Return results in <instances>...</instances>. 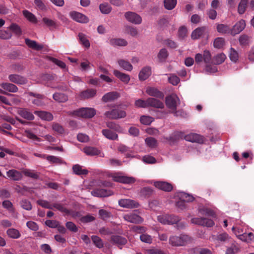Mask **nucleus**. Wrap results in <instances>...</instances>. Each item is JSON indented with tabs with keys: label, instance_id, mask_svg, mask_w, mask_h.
I'll return each mask as SVG.
<instances>
[{
	"label": "nucleus",
	"instance_id": "39",
	"mask_svg": "<svg viewBox=\"0 0 254 254\" xmlns=\"http://www.w3.org/2000/svg\"><path fill=\"white\" fill-rule=\"evenodd\" d=\"M53 99L58 102H65L68 100L67 96L61 93H56L53 95Z\"/></svg>",
	"mask_w": 254,
	"mask_h": 254
},
{
	"label": "nucleus",
	"instance_id": "4",
	"mask_svg": "<svg viewBox=\"0 0 254 254\" xmlns=\"http://www.w3.org/2000/svg\"><path fill=\"white\" fill-rule=\"evenodd\" d=\"M76 116L85 118H92L96 114V110L93 108H84L74 111Z\"/></svg>",
	"mask_w": 254,
	"mask_h": 254
},
{
	"label": "nucleus",
	"instance_id": "60",
	"mask_svg": "<svg viewBox=\"0 0 254 254\" xmlns=\"http://www.w3.org/2000/svg\"><path fill=\"white\" fill-rule=\"evenodd\" d=\"M20 203L21 207L26 210L29 211L32 209L31 202L27 199H22Z\"/></svg>",
	"mask_w": 254,
	"mask_h": 254
},
{
	"label": "nucleus",
	"instance_id": "23",
	"mask_svg": "<svg viewBox=\"0 0 254 254\" xmlns=\"http://www.w3.org/2000/svg\"><path fill=\"white\" fill-rule=\"evenodd\" d=\"M151 74V68L149 66H145L142 68L139 72L138 77L140 80L143 81L147 79Z\"/></svg>",
	"mask_w": 254,
	"mask_h": 254
},
{
	"label": "nucleus",
	"instance_id": "22",
	"mask_svg": "<svg viewBox=\"0 0 254 254\" xmlns=\"http://www.w3.org/2000/svg\"><path fill=\"white\" fill-rule=\"evenodd\" d=\"M9 80L17 84H24L27 83V80L23 77L17 74H10L8 76Z\"/></svg>",
	"mask_w": 254,
	"mask_h": 254
},
{
	"label": "nucleus",
	"instance_id": "8",
	"mask_svg": "<svg viewBox=\"0 0 254 254\" xmlns=\"http://www.w3.org/2000/svg\"><path fill=\"white\" fill-rule=\"evenodd\" d=\"M112 178L114 181L124 184H132L135 182L133 177L122 176L119 173L112 175Z\"/></svg>",
	"mask_w": 254,
	"mask_h": 254
},
{
	"label": "nucleus",
	"instance_id": "14",
	"mask_svg": "<svg viewBox=\"0 0 254 254\" xmlns=\"http://www.w3.org/2000/svg\"><path fill=\"white\" fill-rule=\"evenodd\" d=\"M71 18L79 23H87L89 19L85 15L76 11H71L69 13Z\"/></svg>",
	"mask_w": 254,
	"mask_h": 254
},
{
	"label": "nucleus",
	"instance_id": "41",
	"mask_svg": "<svg viewBox=\"0 0 254 254\" xmlns=\"http://www.w3.org/2000/svg\"><path fill=\"white\" fill-rule=\"evenodd\" d=\"M99 9L102 13L107 14L111 11L112 7L108 3L104 2L100 4Z\"/></svg>",
	"mask_w": 254,
	"mask_h": 254
},
{
	"label": "nucleus",
	"instance_id": "48",
	"mask_svg": "<svg viewBox=\"0 0 254 254\" xmlns=\"http://www.w3.org/2000/svg\"><path fill=\"white\" fill-rule=\"evenodd\" d=\"M78 37L81 43L84 46H85L86 48H89L90 47V44L89 43V41L84 34L82 33H79Z\"/></svg>",
	"mask_w": 254,
	"mask_h": 254
},
{
	"label": "nucleus",
	"instance_id": "19",
	"mask_svg": "<svg viewBox=\"0 0 254 254\" xmlns=\"http://www.w3.org/2000/svg\"><path fill=\"white\" fill-rule=\"evenodd\" d=\"M18 114L23 118L27 120L32 121L34 119V116L26 108H19L17 110Z\"/></svg>",
	"mask_w": 254,
	"mask_h": 254
},
{
	"label": "nucleus",
	"instance_id": "21",
	"mask_svg": "<svg viewBox=\"0 0 254 254\" xmlns=\"http://www.w3.org/2000/svg\"><path fill=\"white\" fill-rule=\"evenodd\" d=\"M147 107H152L156 108L162 109L164 105L162 102L154 98H148L147 99Z\"/></svg>",
	"mask_w": 254,
	"mask_h": 254
},
{
	"label": "nucleus",
	"instance_id": "37",
	"mask_svg": "<svg viewBox=\"0 0 254 254\" xmlns=\"http://www.w3.org/2000/svg\"><path fill=\"white\" fill-rule=\"evenodd\" d=\"M7 235L12 239H18L21 235L19 231L14 228H9L6 231Z\"/></svg>",
	"mask_w": 254,
	"mask_h": 254
},
{
	"label": "nucleus",
	"instance_id": "64",
	"mask_svg": "<svg viewBox=\"0 0 254 254\" xmlns=\"http://www.w3.org/2000/svg\"><path fill=\"white\" fill-rule=\"evenodd\" d=\"M92 240L93 243L96 246L99 248H101L103 247V243L101 239L97 236H93L92 237Z\"/></svg>",
	"mask_w": 254,
	"mask_h": 254
},
{
	"label": "nucleus",
	"instance_id": "7",
	"mask_svg": "<svg viewBox=\"0 0 254 254\" xmlns=\"http://www.w3.org/2000/svg\"><path fill=\"white\" fill-rule=\"evenodd\" d=\"M191 222L193 224L206 227H212L214 225L213 221L210 219L197 217L191 219Z\"/></svg>",
	"mask_w": 254,
	"mask_h": 254
},
{
	"label": "nucleus",
	"instance_id": "38",
	"mask_svg": "<svg viewBox=\"0 0 254 254\" xmlns=\"http://www.w3.org/2000/svg\"><path fill=\"white\" fill-rule=\"evenodd\" d=\"M23 14L24 17L30 22L33 23H36L37 22V19L36 16L32 13L31 12L27 10H24L23 11Z\"/></svg>",
	"mask_w": 254,
	"mask_h": 254
},
{
	"label": "nucleus",
	"instance_id": "51",
	"mask_svg": "<svg viewBox=\"0 0 254 254\" xmlns=\"http://www.w3.org/2000/svg\"><path fill=\"white\" fill-rule=\"evenodd\" d=\"M55 208L62 213L68 214L70 213V211L66 208L63 205L59 203H55L53 204V208Z\"/></svg>",
	"mask_w": 254,
	"mask_h": 254
},
{
	"label": "nucleus",
	"instance_id": "24",
	"mask_svg": "<svg viewBox=\"0 0 254 254\" xmlns=\"http://www.w3.org/2000/svg\"><path fill=\"white\" fill-rule=\"evenodd\" d=\"M96 94V90L93 89H89L81 92L79 97L81 99H87L93 98Z\"/></svg>",
	"mask_w": 254,
	"mask_h": 254
},
{
	"label": "nucleus",
	"instance_id": "54",
	"mask_svg": "<svg viewBox=\"0 0 254 254\" xmlns=\"http://www.w3.org/2000/svg\"><path fill=\"white\" fill-rule=\"evenodd\" d=\"M99 215L100 217L104 220L109 219L112 216L111 212L104 209H100L99 211Z\"/></svg>",
	"mask_w": 254,
	"mask_h": 254
},
{
	"label": "nucleus",
	"instance_id": "32",
	"mask_svg": "<svg viewBox=\"0 0 254 254\" xmlns=\"http://www.w3.org/2000/svg\"><path fill=\"white\" fill-rule=\"evenodd\" d=\"M0 86L5 90L15 93L18 91V88L15 85L10 83H2Z\"/></svg>",
	"mask_w": 254,
	"mask_h": 254
},
{
	"label": "nucleus",
	"instance_id": "50",
	"mask_svg": "<svg viewBox=\"0 0 254 254\" xmlns=\"http://www.w3.org/2000/svg\"><path fill=\"white\" fill-rule=\"evenodd\" d=\"M248 0H241L238 5V11L239 14H243L247 6Z\"/></svg>",
	"mask_w": 254,
	"mask_h": 254
},
{
	"label": "nucleus",
	"instance_id": "53",
	"mask_svg": "<svg viewBox=\"0 0 254 254\" xmlns=\"http://www.w3.org/2000/svg\"><path fill=\"white\" fill-rule=\"evenodd\" d=\"M229 58L233 62H237L239 59V54L238 52L233 48L230 50Z\"/></svg>",
	"mask_w": 254,
	"mask_h": 254
},
{
	"label": "nucleus",
	"instance_id": "63",
	"mask_svg": "<svg viewBox=\"0 0 254 254\" xmlns=\"http://www.w3.org/2000/svg\"><path fill=\"white\" fill-rule=\"evenodd\" d=\"M42 21L43 23L48 27H56V22L55 21L49 19L47 17H43L42 19Z\"/></svg>",
	"mask_w": 254,
	"mask_h": 254
},
{
	"label": "nucleus",
	"instance_id": "27",
	"mask_svg": "<svg viewBox=\"0 0 254 254\" xmlns=\"http://www.w3.org/2000/svg\"><path fill=\"white\" fill-rule=\"evenodd\" d=\"M113 73L117 78L126 84H127L130 80L129 75L122 73L118 70H114Z\"/></svg>",
	"mask_w": 254,
	"mask_h": 254
},
{
	"label": "nucleus",
	"instance_id": "42",
	"mask_svg": "<svg viewBox=\"0 0 254 254\" xmlns=\"http://www.w3.org/2000/svg\"><path fill=\"white\" fill-rule=\"evenodd\" d=\"M22 173H23L25 176L32 179H36L39 177V174L38 173L34 170L24 169L23 170Z\"/></svg>",
	"mask_w": 254,
	"mask_h": 254
},
{
	"label": "nucleus",
	"instance_id": "28",
	"mask_svg": "<svg viewBox=\"0 0 254 254\" xmlns=\"http://www.w3.org/2000/svg\"><path fill=\"white\" fill-rule=\"evenodd\" d=\"M84 152L87 155L89 156H94L100 155L101 157H103V154L102 155H100V151L98 149H97L95 147H85L83 148Z\"/></svg>",
	"mask_w": 254,
	"mask_h": 254
},
{
	"label": "nucleus",
	"instance_id": "2",
	"mask_svg": "<svg viewBox=\"0 0 254 254\" xmlns=\"http://www.w3.org/2000/svg\"><path fill=\"white\" fill-rule=\"evenodd\" d=\"M104 116L109 119L118 120L125 118L127 113L120 106H118L114 109L106 112Z\"/></svg>",
	"mask_w": 254,
	"mask_h": 254
},
{
	"label": "nucleus",
	"instance_id": "34",
	"mask_svg": "<svg viewBox=\"0 0 254 254\" xmlns=\"http://www.w3.org/2000/svg\"><path fill=\"white\" fill-rule=\"evenodd\" d=\"M118 63L121 67L126 70L131 71L132 69V65L127 61L121 59L118 61Z\"/></svg>",
	"mask_w": 254,
	"mask_h": 254
},
{
	"label": "nucleus",
	"instance_id": "1",
	"mask_svg": "<svg viewBox=\"0 0 254 254\" xmlns=\"http://www.w3.org/2000/svg\"><path fill=\"white\" fill-rule=\"evenodd\" d=\"M192 238L186 234H181L179 236H172L169 238V244L173 246H184L192 242Z\"/></svg>",
	"mask_w": 254,
	"mask_h": 254
},
{
	"label": "nucleus",
	"instance_id": "13",
	"mask_svg": "<svg viewBox=\"0 0 254 254\" xmlns=\"http://www.w3.org/2000/svg\"><path fill=\"white\" fill-rule=\"evenodd\" d=\"M211 59L210 53L208 51H204L203 55L201 54H197L195 56V62L197 64L204 61L207 64L209 63Z\"/></svg>",
	"mask_w": 254,
	"mask_h": 254
},
{
	"label": "nucleus",
	"instance_id": "16",
	"mask_svg": "<svg viewBox=\"0 0 254 254\" xmlns=\"http://www.w3.org/2000/svg\"><path fill=\"white\" fill-rule=\"evenodd\" d=\"M153 185L156 188L164 191H170L173 189L172 185L166 182L156 181Z\"/></svg>",
	"mask_w": 254,
	"mask_h": 254
},
{
	"label": "nucleus",
	"instance_id": "3",
	"mask_svg": "<svg viewBox=\"0 0 254 254\" xmlns=\"http://www.w3.org/2000/svg\"><path fill=\"white\" fill-rule=\"evenodd\" d=\"M166 105L171 111H175L178 105L180 104V100L175 94H172L166 97Z\"/></svg>",
	"mask_w": 254,
	"mask_h": 254
},
{
	"label": "nucleus",
	"instance_id": "40",
	"mask_svg": "<svg viewBox=\"0 0 254 254\" xmlns=\"http://www.w3.org/2000/svg\"><path fill=\"white\" fill-rule=\"evenodd\" d=\"M226 58V55L223 53H220L213 57V61L215 64H220L223 63Z\"/></svg>",
	"mask_w": 254,
	"mask_h": 254
},
{
	"label": "nucleus",
	"instance_id": "30",
	"mask_svg": "<svg viewBox=\"0 0 254 254\" xmlns=\"http://www.w3.org/2000/svg\"><path fill=\"white\" fill-rule=\"evenodd\" d=\"M103 135L107 138L112 140H118V134L108 129H104L102 130Z\"/></svg>",
	"mask_w": 254,
	"mask_h": 254
},
{
	"label": "nucleus",
	"instance_id": "10",
	"mask_svg": "<svg viewBox=\"0 0 254 254\" xmlns=\"http://www.w3.org/2000/svg\"><path fill=\"white\" fill-rule=\"evenodd\" d=\"M207 33L206 27H198L192 32L191 37L192 39L196 40L203 37Z\"/></svg>",
	"mask_w": 254,
	"mask_h": 254
},
{
	"label": "nucleus",
	"instance_id": "35",
	"mask_svg": "<svg viewBox=\"0 0 254 254\" xmlns=\"http://www.w3.org/2000/svg\"><path fill=\"white\" fill-rule=\"evenodd\" d=\"M72 170L73 173L77 175H86L88 171L86 169H82L81 166L76 164L73 166Z\"/></svg>",
	"mask_w": 254,
	"mask_h": 254
},
{
	"label": "nucleus",
	"instance_id": "57",
	"mask_svg": "<svg viewBox=\"0 0 254 254\" xmlns=\"http://www.w3.org/2000/svg\"><path fill=\"white\" fill-rule=\"evenodd\" d=\"M140 240L141 242L147 244H151L152 242V239L151 236L144 233L140 235Z\"/></svg>",
	"mask_w": 254,
	"mask_h": 254
},
{
	"label": "nucleus",
	"instance_id": "62",
	"mask_svg": "<svg viewBox=\"0 0 254 254\" xmlns=\"http://www.w3.org/2000/svg\"><path fill=\"white\" fill-rule=\"evenodd\" d=\"M37 204L41 206L42 207L50 209H53V204H51L49 201L40 199L37 201Z\"/></svg>",
	"mask_w": 254,
	"mask_h": 254
},
{
	"label": "nucleus",
	"instance_id": "15",
	"mask_svg": "<svg viewBox=\"0 0 254 254\" xmlns=\"http://www.w3.org/2000/svg\"><path fill=\"white\" fill-rule=\"evenodd\" d=\"M246 26L245 21L243 19H241L231 29V34L235 35L240 33L242 31Z\"/></svg>",
	"mask_w": 254,
	"mask_h": 254
},
{
	"label": "nucleus",
	"instance_id": "17",
	"mask_svg": "<svg viewBox=\"0 0 254 254\" xmlns=\"http://www.w3.org/2000/svg\"><path fill=\"white\" fill-rule=\"evenodd\" d=\"M113 193L111 190L103 189H96L91 191L92 195L97 197H107Z\"/></svg>",
	"mask_w": 254,
	"mask_h": 254
},
{
	"label": "nucleus",
	"instance_id": "6",
	"mask_svg": "<svg viewBox=\"0 0 254 254\" xmlns=\"http://www.w3.org/2000/svg\"><path fill=\"white\" fill-rule=\"evenodd\" d=\"M125 17L128 22L134 24H140L142 22L141 17L134 12H127L125 13Z\"/></svg>",
	"mask_w": 254,
	"mask_h": 254
},
{
	"label": "nucleus",
	"instance_id": "29",
	"mask_svg": "<svg viewBox=\"0 0 254 254\" xmlns=\"http://www.w3.org/2000/svg\"><path fill=\"white\" fill-rule=\"evenodd\" d=\"M119 96V94L116 92H110L105 94L102 99L104 102H108L117 99Z\"/></svg>",
	"mask_w": 254,
	"mask_h": 254
},
{
	"label": "nucleus",
	"instance_id": "61",
	"mask_svg": "<svg viewBox=\"0 0 254 254\" xmlns=\"http://www.w3.org/2000/svg\"><path fill=\"white\" fill-rule=\"evenodd\" d=\"M36 9L43 11L46 10L47 7L42 0H34Z\"/></svg>",
	"mask_w": 254,
	"mask_h": 254
},
{
	"label": "nucleus",
	"instance_id": "43",
	"mask_svg": "<svg viewBox=\"0 0 254 254\" xmlns=\"http://www.w3.org/2000/svg\"><path fill=\"white\" fill-rule=\"evenodd\" d=\"M179 196L180 199L184 202H191L194 200L192 195L184 192H181Z\"/></svg>",
	"mask_w": 254,
	"mask_h": 254
},
{
	"label": "nucleus",
	"instance_id": "36",
	"mask_svg": "<svg viewBox=\"0 0 254 254\" xmlns=\"http://www.w3.org/2000/svg\"><path fill=\"white\" fill-rule=\"evenodd\" d=\"M110 43L114 46H126L127 44V41L123 39H112Z\"/></svg>",
	"mask_w": 254,
	"mask_h": 254
},
{
	"label": "nucleus",
	"instance_id": "49",
	"mask_svg": "<svg viewBox=\"0 0 254 254\" xmlns=\"http://www.w3.org/2000/svg\"><path fill=\"white\" fill-rule=\"evenodd\" d=\"M168 56V53L167 50L165 49H162L160 50L158 55V58L159 61L161 62L165 61Z\"/></svg>",
	"mask_w": 254,
	"mask_h": 254
},
{
	"label": "nucleus",
	"instance_id": "56",
	"mask_svg": "<svg viewBox=\"0 0 254 254\" xmlns=\"http://www.w3.org/2000/svg\"><path fill=\"white\" fill-rule=\"evenodd\" d=\"M9 28L18 36H20L22 34V31L20 27L15 23L11 24Z\"/></svg>",
	"mask_w": 254,
	"mask_h": 254
},
{
	"label": "nucleus",
	"instance_id": "59",
	"mask_svg": "<svg viewBox=\"0 0 254 254\" xmlns=\"http://www.w3.org/2000/svg\"><path fill=\"white\" fill-rule=\"evenodd\" d=\"M224 44V39L222 38L218 37L215 39L213 45L215 48L220 49L223 47Z\"/></svg>",
	"mask_w": 254,
	"mask_h": 254
},
{
	"label": "nucleus",
	"instance_id": "46",
	"mask_svg": "<svg viewBox=\"0 0 254 254\" xmlns=\"http://www.w3.org/2000/svg\"><path fill=\"white\" fill-rule=\"evenodd\" d=\"M217 29L219 33L223 34L231 33V29L229 27L223 24H218L217 26Z\"/></svg>",
	"mask_w": 254,
	"mask_h": 254
},
{
	"label": "nucleus",
	"instance_id": "33",
	"mask_svg": "<svg viewBox=\"0 0 254 254\" xmlns=\"http://www.w3.org/2000/svg\"><path fill=\"white\" fill-rule=\"evenodd\" d=\"M111 241L114 244L119 246L124 245L127 242L126 238L118 235L113 236L111 237Z\"/></svg>",
	"mask_w": 254,
	"mask_h": 254
},
{
	"label": "nucleus",
	"instance_id": "26",
	"mask_svg": "<svg viewBox=\"0 0 254 254\" xmlns=\"http://www.w3.org/2000/svg\"><path fill=\"white\" fill-rule=\"evenodd\" d=\"M27 94L29 96H33L35 98L32 100V103L33 104L37 106H40L43 104V102L42 101V99H43V95L39 94L34 93L31 92H29Z\"/></svg>",
	"mask_w": 254,
	"mask_h": 254
},
{
	"label": "nucleus",
	"instance_id": "25",
	"mask_svg": "<svg viewBox=\"0 0 254 254\" xmlns=\"http://www.w3.org/2000/svg\"><path fill=\"white\" fill-rule=\"evenodd\" d=\"M34 114L43 120L51 121L53 119V115L48 112L36 111Z\"/></svg>",
	"mask_w": 254,
	"mask_h": 254
},
{
	"label": "nucleus",
	"instance_id": "12",
	"mask_svg": "<svg viewBox=\"0 0 254 254\" xmlns=\"http://www.w3.org/2000/svg\"><path fill=\"white\" fill-rule=\"evenodd\" d=\"M6 175L8 179L14 181H20L23 178L22 172L15 169H11L7 171L6 172Z\"/></svg>",
	"mask_w": 254,
	"mask_h": 254
},
{
	"label": "nucleus",
	"instance_id": "20",
	"mask_svg": "<svg viewBox=\"0 0 254 254\" xmlns=\"http://www.w3.org/2000/svg\"><path fill=\"white\" fill-rule=\"evenodd\" d=\"M185 139L188 141L202 143L203 138L202 136L194 133H190L185 136Z\"/></svg>",
	"mask_w": 254,
	"mask_h": 254
},
{
	"label": "nucleus",
	"instance_id": "11",
	"mask_svg": "<svg viewBox=\"0 0 254 254\" xmlns=\"http://www.w3.org/2000/svg\"><path fill=\"white\" fill-rule=\"evenodd\" d=\"M159 222L163 224H171L177 223L179 219L178 218L167 215H159L157 217Z\"/></svg>",
	"mask_w": 254,
	"mask_h": 254
},
{
	"label": "nucleus",
	"instance_id": "45",
	"mask_svg": "<svg viewBox=\"0 0 254 254\" xmlns=\"http://www.w3.org/2000/svg\"><path fill=\"white\" fill-rule=\"evenodd\" d=\"M177 0H164V7L168 10L173 9L176 5Z\"/></svg>",
	"mask_w": 254,
	"mask_h": 254
},
{
	"label": "nucleus",
	"instance_id": "52",
	"mask_svg": "<svg viewBox=\"0 0 254 254\" xmlns=\"http://www.w3.org/2000/svg\"><path fill=\"white\" fill-rule=\"evenodd\" d=\"M145 141L147 145L150 148H155L157 145L156 139L151 137H147Z\"/></svg>",
	"mask_w": 254,
	"mask_h": 254
},
{
	"label": "nucleus",
	"instance_id": "44",
	"mask_svg": "<svg viewBox=\"0 0 254 254\" xmlns=\"http://www.w3.org/2000/svg\"><path fill=\"white\" fill-rule=\"evenodd\" d=\"M52 129L55 132L59 134H63L65 132L64 127L57 123H54L53 124Z\"/></svg>",
	"mask_w": 254,
	"mask_h": 254
},
{
	"label": "nucleus",
	"instance_id": "47",
	"mask_svg": "<svg viewBox=\"0 0 254 254\" xmlns=\"http://www.w3.org/2000/svg\"><path fill=\"white\" fill-rule=\"evenodd\" d=\"M106 126L109 128L112 129L117 132H122V128L118 124L113 122H108L106 123Z\"/></svg>",
	"mask_w": 254,
	"mask_h": 254
},
{
	"label": "nucleus",
	"instance_id": "55",
	"mask_svg": "<svg viewBox=\"0 0 254 254\" xmlns=\"http://www.w3.org/2000/svg\"><path fill=\"white\" fill-rule=\"evenodd\" d=\"M153 121L154 119L152 117L147 116H142L140 119V122L145 125H150Z\"/></svg>",
	"mask_w": 254,
	"mask_h": 254
},
{
	"label": "nucleus",
	"instance_id": "9",
	"mask_svg": "<svg viewBox=\"0 0 254 254\" xmlns=\"http://www.w3.org/2000/svg\"><path fill=\"white\" fill-rule=\"evenodd\" d=\"M118 203L121 207L127 208H137L139 206L138 202L130 199H122L119 200Z\"/></svg>",
	"mask_w": 254,
	"mask_h": 254
},
{
	"label": "nucleus",
	"instance_id": "18",
	"mask_svg": "<svg viewBox=\"0 0 254 254\" xmlns=\"http://www.w3.org/2000/svg\"><path fill=\"white\" fill-rule=\"evenodd\" d=\"M146 92L148 95L158 98L163 99L164 96V94L162 92L153 87H147L146 89Z\"/></svg>",
	"mask_w": 254,
	"mask_h": 254
},
{
	"label": "nucleus",
	"instance_id": "31",
	"mask_svg": "<svg viewBox=\"0 0 254 254\" xmlns=\"http://www.w3.org/2000/svg\"><path fill=\"white\" fill-rule=\"evenodd\" d=\"M26 44L30 48L36 50H40L43 48V46L38 44L35 41L26 38L25 40Z\"/></svg>",
	"mask_w": 254,
	"mask_h": 254
},
{
	"label": "nucleus",
	"instance_id": "5",
	"mask_svg": "<svg viewBox=\"0 0 254 254\" xmlns=\"http://www.w3.org/2000/svg\"><path fill=\"white\" fill-rule=\"evenodd\" d=\"M123 218L131 223L140 224L143 221V219L134 212L124 214Z\"/></svg>",
	"mask_w": 254,
	"mask_h": 254
},
{
	"label": "nucleus",
	"instance_id": "58",
	"mask_svg": "<svg viewBox=\"0 0 254 254\" xmlns=\"http://www.w3.org/2000/svg\"><path fill=\"white\" fill-rule=\"evenodd\" d=\"M199 212L203 215L214 217L215 213L214 211L208 208H202L199 209Z\"/></svg>",
	"mask_w": 254,
	"mask_h": 254
}]
</instances>
